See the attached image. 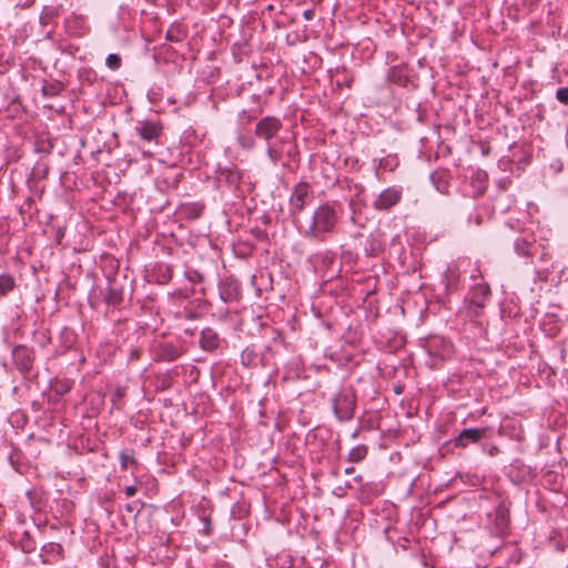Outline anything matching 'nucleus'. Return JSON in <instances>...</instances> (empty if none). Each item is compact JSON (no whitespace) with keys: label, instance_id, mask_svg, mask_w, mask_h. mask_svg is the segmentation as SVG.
<instances>
[{"label":"nucleus","instance_id":"37","mask_svg":"<svg viewBox=\"0 0 568 568\" xmlns=\"http://www.w3.org/2000/svg\"><path fill=\"white\" fill-rule=\"evenodd\" d=\"M119 459H120L121 470H125L128 468L129 464L138 465L136 459L133 456L129 455L125 450L120 452Z\"/></svg>","mask_w":568,"mask_h":568},{"label":"nucleus","instance_id":"41","mask_svg":"<svg viewBox=\"0 0 568 568\" xmlns=\"http://www.w3.org/2000/svg\"><path fill=\"white\" fill-rule=\"evenodd\" d=\"M59 89H60V83L45 84L42 87V93L44 97H54L58 94Z\"/></svg>","mask_w":568,"mask_h":568},{"label":"nucleus","instance_id":"18","mask_svg":"<svg viewBox=\"0 0 568 568\" xmlns=\"http://www.w3.org/2000/svg\"><path fill=\"white\" fill-rule=\"evenodd\" d=\"M205 210L203 202H185L181 203L176 209V214L186 221H194L202 216Z\"/></svg>","mask_w":568,"mask_h":568},{"label":"nucleus","instance_id":"16","mask_svg":"<svg viewBox=\"0 0 568 568\" xmlns=\"http://www.w3.org/2000/svg\"><path fill=\"white\" fill-rule=\"evenodd\" d=\"M282 128V123L277 118L265 116L256 124L255 133L258 138L271 140Z\"/></svg>","mask_w":568,"mask_h":568},{"label":"nucleus","instance_id":"27","mask_svg":"<svg viewBox=\"0 0 568 568\" xmlns=\"http://www.w3.org/2000/svg\"><path fill=\"white\" fill-rule=\"evenodd\" d=\"M17 287V282L13 275L9 273L0 274V300L8 296Z\"/></svg>","mask_w":568,"mask_h":568},{"label":"nucleus","instance_id":"39","mask_svg":"<svg viewBox=\"0 0 568 568\" xmlns=\"http://www.w3.org/2000/svg\"><path fill=\"white\" fill-rule=\"evenodd\" d=\"M53 389L58 395H65L71 389V383L69 381L57 382Z\"/></svg>","mask_w":568,"mask_h":568},{"label":"nucleus","instance_id":"62","mask_svg":"<svg viewBox=\"0 0 568 568\" xmlns=\"http://www.w3.org/2000/svg\"><path fill=\"white\" fill-rule=\"evenodd\" d=\"M144 154H150V155H151V154H152V152H150V151H144Z\"/></svg>","mask_w":568,"mask_h":568},{"label":"nucleus","instance_id":"6","mask_svg":"<svg viewBox=\"0 0 568 568\" xmlns=\"http://www.w3.org/2000/svg\"><path fill=\"white\" fill-rule=\"evenodd\" d=\"M215 184L220 190L236 191L243 180V172L236 164H219L215 170Z\"/></svg>","mask_w":568,"mask_h":568},{"label":"nucleus","instance_id":"58","mask_svg":"<svg viewBox=\"0 0 568 568\" xmlns=\"http://www.w3.org/2000/svg\"><path fill=\"white\" fill-rule=\"evenodd\" d=\"M480 222H481L480 216H477V217H476V223H477V224H480Z\"/></svg>","mask_w":568,"mask_h":568},{"label":"nucleus","instance_id":"21","mask_svg":"<svg viewBox=\"0 0 568 568\" xmlns=\"http://www.w3.org/2000/svg\"><path fill=\"white\" fill-rule=\"evenodd\" d=\"M304 452V445L300 438H290L286 439V466L294 467L298 465L300 459L302 458V453Z\"/></svg>","mask_w":568,"mask_h":568},{"label":"nucleus","instance_id":"46","mask_svg":"<svg viewBox=\"0 0 568 568\" xmlns=\"http://www.w3.org/2000/svg\"><path fill=\"white\" fill-rule=\"evenodd\" d=\"M141 356V349L138 348V347H133L130 349V353H129V359L130 361H136L139 359Z\"/></svg>","mask_w":568,"mask_h":568},{"label":"nucleus","instance_id":"23","mask_svg":"<svg viewBox=\"0 0 568 568\" xmlns=\"http://www.w3.org/2000/svg\"><path fill=\"white\" fill-rule=\"evenodd\" d=\"M173 272L174 270L172 265L164 262H158L152 270V277L158 284L166 285L172 281Z\"/></svg>","mask_w":568,"mask_h":568},{"label":"nucleus","instance_id":"25","mask_svg":"<svg viewBox=\"0 0 568 568\" xmlns=\"http://www.w3.org/2000/svg\"><path fill=\"white\" fill-rule=\"evenodd\" d=\"M63 555V547L58 542H48L41 547V561L42 564H50L49 557H59Z\"/></svg>","mask_w":568,"mask_h":568},{"label":"nucleus","instance_id":"13","mask_svg":"<svg viewBox=\"0 0 568 568\" xmlns=\"http://www.w3.org/2000/svg\"><path fill=\"white\" fill-rule=\"evenodd\" d=\"M200 347L204 352H215L225 343L224 338L212 327H205L200 333Z\"/></svg>","mask_w":568,"mask_h":568},{"label":"nucleus","instance_id":"56","mask_svg":"<svg viewBox=\"0 0 568 568\" xmlns=\"http://www.w3.org/2000/svg\"><path fill=\"white\" fill-rule=\"evenodd\" d=\"M62 236H63V233L61 231H59L58 234H57L58 243H60Z\"/></svg>","mask_w":568,"mask_h":568},{"label":"nucleus","instance_id":"32","mask_svg":"<svg viewBox=\"0 0 568 568\" xmlns=\"http://www.w3.org/2000/svg\"><path fill=\"white\" fill-rule=\"evenodd\" d=\"M126 396V388L123 386H118L111 395V403L115 409L123 408V399Z\"/></svg>","mask_w":568,"mask_h":568},{"label":"nucleus","instance_id":"50","mask_svg":"<svg viewBox=\"0 0 568 568\" xmlns=\"http://www.w3.org/2000/svg\"><path fill=\"white\" fill-rule=\"evenodd\" d=\"M266 565H267L268 567H277V566H278V560H277V558H276V557H274V558H273V557H268V558L266 559Z\"/></svg>","mask_w":568,"mask_h":568},{"label":"nucleus","instance_id":"53","mask_svg":"<svg viewBox=\"0 0 568 568\" xmlns=\"http://www.w3.org/2000/svg\"><path fill=\"white\" fill-rule=\"evenodd\" d=\"M297 38H298V37H297V36H295V37H294V39H293V40H291V36H290V34H286V43L292 44V43H294V42H295V40H296Z\"/></svg>","mask_w":568,"mask_h":568},{"label":"nucleus","instance_id":"28","mask_svg":"<svg viewBox=\"0 0 568 568\" xmlns=\"http://www.w3.org/2000/svg\"><path fill=\"white\" fill-rule=\"evenodd\" d=\"M496 529L504 532L509 524V511L504 506H498L494 513Z\"/></svg>","mask_w":568,"mask_h":568},{"label":"nucleus","instance_id":"33","mask_svg":"<svg viewBox=\"0 0 568 568\" xmlns=\"http://www.w3.org/2000/svg\"><path fill=\"white\" fill-rule=\"evenodd\" d=\"M254 248V243L250 242V239L241 240L239 243L234 246V251L237 255L241 257L248 256Z\"/></svg>","mask_w":568,"mask_h":568},{"label":"nucleus","instance_id":"20","mask_svg":"<svg viewBox=\"0 0 568 568\" xmlns=\"http://www.w3.org/2000/svg\"><path fill=\"white\" fill-rule=\"evenodd\" d=\"M385 246L383 233L379 230H375L369 233L364 243V252L366 256L373 257L377 256L381 252H383Z\"/></svg>","mask_w":568,"mask_h":568},{"label":"nucleus","instance_id":"40","mask_svg":"<svg viewBox=\"0 0 568 568\" xmlns=\"http://www.w3.org/2000/svg\"><path fill=\"white\" fill-rule=\"evenodd\" d=\"M556 99L564 105H568V87H560L556 91Z\"/></svg>","mask_w":568,"mask_h":568},{"label":"nucleus","instance_id":"9","mask_svg":"<svg viewBox=\"0 0 568 568\" xmlns=\"http://www.w3.org/2000/svg\"><path fill=\"white\" fill-rule=\"evenodd\" d=\"M12 361L19 373L27 377L34 365V349L26 345H17L12 349Z\"/></svg>","mask_w":568,"mask_h":568},{"label":"nucleus","instance_id":"45","mask_svg":"<svg viewBox=\"0 0 568 568\" xmlns=\"http://www.w3.org/2000/svg\"><path fill=\"white\" fill-rule=\"evenodd\" d=\"M183 139L186 141V143L193 144L197 140L195 130L193 128L186 129L183 133Z\"/></svg>","mask_w":568,"mask_h":568},{"label":"nucleus","instance_id":"35","mask_svg":"<svg viewBox=\"0 0 568 568\" xmlns=\"http://www.w3.org/2000/svg\"><path fill=\"white\" fill-rule=\"evenodd\" d=\"M190 293H193V290L189 291L185 288H178L169 294L170 298L173 303H183L189 301Z\"/></svg>","mask_w":568,"mask_h":568},{"label":"nucleus","instance_id":"29","mask_svg":"<svg viewBox=\"0 0 568 568\" xmlns=\"http://www.w3.org/2000/svg\"><path fill=\"white\" fill-rule=\"evenodd\" d=\"M19 548L26 552L31 554L37 549V541L29 531H23L17 540Z\"/></svg>","mask_w":568,"mask_h":568},{"label":"nucleus","instance_id":"30","mask_svg":"<svg viewBox=\"0 0 568 568\" xmlns=\"http://www.w3.org/2000/svg\"><path fill=\"white\" fill-rule=\"evenodd\" d=\"M271 339L274 345H267L266 349L268 352L278 353L281 347L284 346V336L281 328L273 327L270 329Z\"/></svg>","mask_w":568,"mask_h":568},{"label":"nucleus","instance_id":"5","mask_svg":"<svg viewBox=\"0 0 568 568\" xmlns=\"http://www.w3.org/2000/svg\"><path fill=\"white\" fill-rule=\"evenodd\" d=\"M314 199L312 186L306 182H300L295 185L294 191L290 197V210L292 222L297 229H302V222L297 215L304 206L308 205Z\"/></svg>","mask_w":568,"mask_h":568},{"label":"nucleus","instance_id":"11","mask_svg":"<svg viewBox=\"0 0 568 568\" xmlns=\"http://www.w3.org/2000/svg\"><path fill=\"white\" fill-rule=\"evenodd\" d=\"M486 436V428H465L450 443L457 448H466L469 445L478 444Z\"/></svg>","mask_w":568,"mask_h":568},{"label":"nucleus","instance_id":"52","mask_svg":"<svg viewBox=\"0 0 568 568\" xmlns=\"http://www.w3.org/2000/svg\"><path fill=\"white\" fill-rule=\"evenodd\" d=\"M303 16H304L307 20H310V19H312V17H313V11H312V10H310V9L304 10V11H303Z\"/></svg>","mask_w":568,"mask_h":568},{"label":"nucleus","instance_id":"22","mask_svg":"<svg viewBox=\"0 0 568 568\" xmlns=\"http://www.w3.org/2000/svg\"><path fill=\"white\" fill-rule=\"evenodd\" d=\"M263 355L256 345L246 346L241 353V364L246 368L257 367L263 363Z\"/></svg>","mask_w":568,"mask_h":568},{"label":"nucleus","instance_id":"3","mask_svg":"<svg viewBox=\"0 0 568 568\" xmlns=\"http://www.w3.org/2000/svg\"><path fill=\"white\" fill-rule=\"evenodd\" d=\"M332 408L339 422L351 420L356 408V395L353 388L342 387L332 398Z\"/></svg>","mask_w":568,"mask_h":568},{"label":"nucleus","instance_id":"12","mask_svg":"<svg viewBox=\"0 0 568 568\" xmlns=\"http://www.w3.org/2000/svg\"><path fill=\"white\" fill-rule=\"evenodd\" d=\"M155 362H173L182 356L183 349L172 342H161L153 349Z\"/></svg>","mask_w":568,"mask_h":568},{"label":"nucleus","instance_id":"8","mask_svg":"<svg viewBox=\"0 0 568 568\" xmlns=\"http://www.w3.org/2000/svg\"><path fill=\"white\" fill-rule=\"evenodd\" d=\"M219 296L224 303H236L242 298V285L233 275L222 277L217 284Z\"/></svg>","mask_w":568,"mask_h":568},{"label":"nucleus","instance_id":"2","mask_svg":"<svg viewBox=\"0 0 568 568\" xmlns=\"http://www.w3.org/2000/svg\"><path fill=\"white\" fill-rule=\"evenodd\" d=\"M338 222L335 206L329 203L321 204L313 213L311 222L298 229L301 233L318 236L323 233H332Z\"/></svg>","mask_w":568,"mask_h":568},{"label":"nucleus","instance_id":"10","mask_svg":"<svg viewBox=\"0 0 568 568\" xmlns=\"http://www.w3.org/2000/svg\"><path fill=\"white\" fill-rule=\"evenodd\" d=\"M402 195L400 186H389L383 190L374 200L373 207L376 211H388L400 202Z\"/></svg>","mask_w":568,"mask_h":568},{"label":"nucleus","instance_id":"1","mask_svg":"<svg viewBox=\"0 0 568 568\" xmlns=\"http://www.w3.org/2000/svg\"><path fill=\"white\" fill-rule=\"evenodd\" d=\"M513 251L524 264L542 266L535 268L534 283H546L555 268L551 262L550 244L546 236L537 235L534 232L524 231L513 241Z\"/></svg>","mask_w":568,"mask_h":568},{"label":"nucleus","instance_id":"59","mask_svg":"<svg viewBox=\"0 0 568 568\" xmlns=\"http://www.w3.org/2000/svg\"><path fill=\"white\" fill-rule=\"evenodd\" d=\"M359 236H362V234H361V233H355V234H354V239H357V237H359Z\"/></svg>","mask_w":568,"mask_h":568},{"label":"nucleus","instance_id":"55","mask_svg":"<svg viewBox=\"0 0 568 568\" xmlns=\"http://www.w3.org/2000/svg\"><path fill=\"white\" fill-rule=\"evenodd\" d=\"M33 203V199L32 197H28L24 202V205H28L29 207L32 205Z\"/></svg>","mask_w":568,"mask_h":568},{"label":"nucleus","instance_id":"31","mask_svg":"<svg viewBox=\"0 0 568 568\" xmlns=\"http://www.w3.org/2000/svg\"><path fill=\"white\" fill-rule=\"evenodd\" d=\"M367 453H368V448L366 445H364V444L357 445L349 450L347 460L349 463H359L366 458Z\"/></svg>","mask_w":568,"mask_h":568},{"label":"nucleus","instance_id":"14","mask_svg":"<svg viewBox=\"0 0 568 568\" xmlns=\"http://www.w3.org/2000/svg\"><path fill=\"white\" fill-rule=\"evenodd\" d=\"M207 308V302L201 298L189 300L182 311L176 313V317L185 320L201 318Z\"/></svg>","mask_w":568,"mask_h":568},{"label":"nucleus","instance_id":"26","mask_svg":"<svg viewBox=\"0 0 568 568\" xmlns=\"http://www.w3.org/2000/svg\"><path fill=\"white\" fill-rule=\"evenodd\" d=\"M199 520L201 523V527L199 528V532L210 537L213 534V525L211 519V511H207L204 508H200L197 510Z\"/></svg>","mask_w":568,"mask_h":568},{"label":"nucleus","instance_id":"36","mask_svg":"<svg viewBox=\"0 0 568 568\" xmlns=\"http://www.w3.org/2000/svg\"><path fill=\"white\" fill-rule=\"evenodd\" d=\"M105 65L113 71L119 70L122 65V59L116 53H110L105 59Z\"/></svg>","mask_w":568,"mask_h":568},{"label":"nucleus","instance_id":"17","mask_svg":"<svg viewBox=\"0 0 568 568\" xmlns=\"http://www.w3.org/2000/svg\"><path fill=\"white\" fill-rule=\"evenodd\" d=\"M252 285L255 287L256 296L261 297L263 291H265L267 293L265 300L268 301L273 298V296L271 295L274 293L273 277L270 272L262 271L260 272L258 275H253Z\"/></svg>","mask_w":568,"mask_h":568},{"label":"nucleus","instance_id":"38","mask_svg":"<svg viewBox=\"0 0 568 568\" xmlns=\"http://www.w3.org/2000/svg\"><path fill=\"white\" fill-rule=\"evenodd\" d=\"M457 281H458V274L455 272H449V274H447L445 276L444 283H445V288H446L447 293H450L452 291H454L456 288Z\"/></svg>","mask_w":568,"mask_h":568},{"label":"nucleus","instance_id":"60","mask_svg":"<svg viewBox=\"0 0 568 568\" xmlns=\"http://www.w3.org/2000/svg\"><path fill=\"white\" fill-rule=\"evenodd\" d=\"M201 293H202L203 295H205V288H204V287H202V288H201Z\"/></svg>","mask_w":568,"mask_h":568},{"label":"nucleus","instance_id":"43","mask_svg":"<svg viewBox=\"0 0 568 568\" xmlns=\"http://www.w3.org/2000/svg\"><path fill=\"white\" fill-rule=\"evenodd\" d=\"M267 153L273 162H277L282 158V150L277 149L275 144H268Z\"/></svg>","mask_w":568,"mask_h":568},{"label":"nucleus","instance_id":"19","mask_svg":"<svg viewBox=\"0 0 568 568\" xmlns=\"http://www.w3.org/2000/svg\"><path fill=\"white\" fill-rule=\"evenodd\" d=\"M491 292L489 286L486 283H478L473 286L470 290L467 300L469 304L477 307L483 308L487 301L490 298Z\"/></svg>","mask_w":568,"mask_h":568},{"label":"nucleus","instance_id":"51","mask_svg":"<svg viewBox=\"0 0 568 568\" xmlns=\"http://www.w3.org/2000/svg\"><path fill=\"white\" fill-rule=\"evenodd\" d=\"M185 335L193 336L195 334V328L186 327L183 329Z\"/></svg>","mask_w":568,"mask_h":568},{"label":"nucleus","instance_id":"15","mask_svg":"<svg viewBox=\"0 0 568 568\" xmlns=\"http://www.w3.org/2000/svg\"><path fill=\"white\" fill-rule=\"evenodd\" d=\"M108 307H120L124 301L123 285L116 278H109L106 293L103 297Z\"/></svg>","mask_w":568,"mask_h":568},{"label":"nucleus","instance_id":"54","mask_svg":"<svg viewBox=\"0 0 568 568\" xmlns=\"http://www.w3.org/2000/svg\"><path fill=\"white\" fill-rule=\"evenodd\" d=\"M354 471H355V468H354L353 466L347 467V468L345 469V474H347V475H351V474H353Z\"/></svg>","mask_w":568,"mask_h":568},{"label":"nucleus","instance_id":"61","mask_svg":"<svg viewBox=\"0 0 568 568\" xmlns=\"http://www.w3.org/2000/svg\"><path fill=\"white\" fill-rule=\"evenodd\" d=\"M356 436H357V432H354V433L352 434V437H353V438H355Z\"/></svg>","mask_w":568,"mask_h":568},{"label":"nucleus","instance_id":"42","mask_svg":"<svg viewBox=\"0 0 568 568\" xmlns=\"http://www.w3.org/2000/svg\"><path fill=\"white\" fill-rule=\"evenodd\" d=\"M266 236L265 232L258 227L251 229L248 232V236L246 239H250V242L252 240L254 241H262Z\"/></svg>","mask_w":568,"mask_h":568},{"label":"nucleus","instance_id":"47","mask_svg":"<svg viewBox=\"0 0 568 568\" xmlns=\"http://www.w3.org/2000/svg\"><path fill=\"white\" fill-rule=\"evenodd\" d=\"M490 457H495L499 454V448L495 445L489 446L487 449L484 448Z\"/></svg>","mask_w":568,"mask_h":568},{"label":"nucleus","instance_id":"24","mask_svg":"<svg viewBox=\"0 0 568 568\" xmlns=\"http://www.w3.org/2000/svg\"><path fill=\"white\" fill-rule=\"evenodd\" d=\"M430 180L438 192L447 194L449 190V173L445 170H437L430 174Z\"/></svg>","mask_w":568,"mask_h":568},{"label":"nucleus","instance_id":"4","mask_svg":"<svg viewBox=\"0 0 568 568\" xmlns=\"http://www.w3.org/2000/svg\"><path fill=\"white\" fill-rule=\"evenodd\" d=\"M424 348L433 361L430 364L433 368L437 367L439 363L450 359L454 354L453 343L440 335H432L427 337Z\"/></svg>","mask_w":568,"mask_h":568},{"label":"nucleus","instance_id":"7","mask_svg":"<svg viewBox=\"0 0 568 568\" xmlns=\"http://www.w3.org/2000/svg\"><path fill=\"white\" fill-rule=\"evenodd\" d=\"M135 132L143 142L159 145L163 125L159 120H141L136 122Z\"/></svg>","mask_w":568,"mask_h":568},{"label":"nucleus","instance_id":"34","mask_svg":"<svg viewBox=\"0 0 568 568\" xmlns=\"http://www.w3.org/2000/svg\"><path fill=\"white\" fill-rule=\"evenodd\" d=\"M184 277L192 284H202L205 280L204 273L192 267H187L184 271Z\"/></svg>","mask_w":568,"mask_h":568},{"label":"nucleus","instance_id":"48","mask_svg":"<svg viewBox=\"0 0 568 568\" xmlns=\"http://www.w3.org/2000/svg\"><path fill=\"white\" fill-rule=\"evenodd\" d=\"M138 491V488L136 486L132 485V486H128L125 489H124V493L128 497H133Z\"/></svg>","mask_w":568,"mask_h":568},{"label":"nucleus","instance_id":"57","mask_svg":"<svg viewBox=\"0 0 568 568\" xmlns=\"http://www.w3.org/2000/svg\"><path fill=\"white\" fill-rule=\"evenodd\" d=\"M362 479H363V477H362V476H359V475H358V476H356V477L354 478V480H355V481H358V483H361V481H362Z\"/></svg>","mask_w":568,"mask_h":568},{"label":"nucleus","instance_id":"44","mask_svg":"<svg viewBox=\"0 0 568 568\" xmlns=\"http://www.w3.org/2000/svg\"><path fill=\"white\" fill-rule=\"evenodd\" d=\"M165 39L170 42H180L182 40V37L180 36L179 29H169L165 34Z\"/></svg>","mask_w":568,"mask_h":568},{"label":"nucleus","instance_id":"49","mask_svg":"<svg viewBox=\"0 0 568 568\" xmlns=\"http://www.w3.org/2000/svg\"><path fill=\"white\" fill-rule=\"evenodd\" d=\"M213 568H233V566L227 561H217L214 564Z\"/></svg>","mask_w":568,"mask_h":568}]
</instances>
